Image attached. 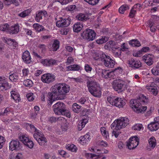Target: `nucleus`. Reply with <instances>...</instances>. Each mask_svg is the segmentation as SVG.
<instances>
[{
  "instance_id": "nucleus-1",
  "label": "nucleus",
  "mask_w": 159,
  "mask_h": 159,
  "mask_svg": "<svg viewBox=\"0 0 159 159\" xmlns=\"http://www.w3.org/2000/svg\"><path fill=\"white\" fill-rule=\"evenodd\" d=\"M148 101V98L143 94H140L139 98L137 99H131L130 101V106L137 113H142L147 109L146 106H143L144 104Z\"/></svg>"
},
{
  "instance_id": "nucleus-2",
  "label": "nucleus",
  "mask_w": 159,
  "mask_h": 159,
  "mask_svg": "<svg viewBox=\"0 0 159 159\" xmlns=\"http://www.w3.org/2000/svg\"><path fill=\"white\" fill-rule=\"evenodd\" d=\"M87 86L89 91L95 97H99L101 93L99 84L92 77H88L87 82Z\"/></svg>"
},
{
  "instance_id": "nucleus-3",
  "label": "nucleus",
  "mask_w": 159,
  "mask_h": 159,
  "mask_svg": "<svg viewBox=\"0 0 159 159\" xmlns=\"http://www.w3.org/2000/svg\"><path fill=\"white\" fill-rule=\"evenodd\" d=\"M25 126L27 129L31 132H35L33 134V136L40 145H45L47 142V140L41 132H39L33 125L31 124L26 123Z\"/></svg>"
},
{
  "instance_id": "nucleus-4",
  "label": "nucleus",
  "mask_w": 159,
  "mask_h": 159,
  "mask_svg": "<svg viewBox=\"0 0 159 159\" xmlns=\"http://www.w3.org/2000/svg\"><path fill=\"white\" fill-rule=\"evenodd\" d=\"M70 90V86L63 83L57 84L51 88L52 92L56 96H64L69 92Z\"/></svg>"
},
{
  "instance_id": "nucleus-5",
  "label": "nucleus",
  "mask_w": 159,
  "mask_h": 159,
  "mask_svg": "<svg viewBox=\"0 0 159 159\" xmlns=\"http://www.w3.org/2000/svg\"><path fill=\"white\" fill-rule=\"evenodd\" d=\"M129 120L126 117H121L115 120L111 125L112 129L114 127L116 130L125 128L129 123Z\"/></svg>"
},
{
  "instance_id": "nucleus-6",
  "label": "nucleus",
  "mask_w": 159,
  "mask_h": 159,
  "mask_svg": "<svg viewBox=\"0 0 159 159\" xmlns=\"http://www.w3.org/2000/svg\"><path fill=\"white\" fill-rule=\"evenodd\" d=\"M129 120L126 117H121L115 120L111 125L112 129L114 127L116 130L125 128L129 123Z\"/></svg>"
},
{
  "instance_id": "nucleus-7",
  "label": "nucleus",
  "mask_w": 159,
  "mask_h": 159,
  "mask_svg": "<svg viewBox=\"0 0 159 159\" xmlns=\"http://www.w3.org/2000/svg\"><path fill=\"white\" fill-rule=\"evenodd\" d=\"M107 100L112 106L118 108H122L125 104V100L122 98L114 96L107 97Z\"/></svg>"
},
{
  "instance_id": "nucleus-8",
  "label": "nucleus",
  "mask_w": 159,
  "mask_h": 159,
  "mask_svg": "<svg viewBox=\"0 0 159 159\" xmlns=\"http://www.w3.org/2000/svg\"><path fill=\"white\" fill-rule=\"evenodd\" d=\"M96 33L93 30L87 29L81 34V36L84 39L88 41H92L96 37Z\"/></svg>"
},
{
  "instance_id": "nucleus-9",
  "label": "nucleus",
  "mask_w": 159,
  "mask_h": 159,
  "mask_svg": "<svg viewBox=\"0 0 159 159\" xmlns=\"http://www.w3.org/2000/svg\"><path fill=\"white\" fill-rule=\"evenodd\" d=\"M65 106L64 103L59 102L55 104L53 106V108L56 114L58 115H63V112L65 111Z\"/></svg>"
},
{
  "instance_id": "nucleus-10",
  "label": "nucleus",
  "mask_w": 159,
  "mask_h": 159,
  "mask_svg": "<svg viewBox=\"0 0 159 159\" xmlns=\"http://www.w3.org/2000/svg\"><path fill=\"white\" fill-rule=\"evenodd\" d=\"M124 84V82L122 80L118 79L114 80L112 84L113 89L120 93L123 91Z\"/></svg>"
},
{
  "instance_id": "nucleus-11",
  "label": "nucleus",
  "mask_w": 159,
  "mask_h": 159,
  "mask_svg": "<svg viewBox=\"0 0 159 159\" xmlns=\"http://www.w3.org/2000/svg\"><path fill=\"white\" fill-rule=\"evenodd\" d=\"M139 144V139L138 138L135 136L131 137L127 142L126 146L130 149H133L136 148Z\"/></svg>"
},
{
  "instance_id": "nucleus-12",
  "label": "nucleus",
  "mask_w": 159,
  "mask_h": 159,
  "mask_svg": "<svg viewBox=\"0 0 159 159\" xmlns=\"http://www.w3.org/2000/svg\"><path fill=\"white\" fill-rule=\"evenodd\" d=\"M101 61L105 66L109 68H113L115 64V61L106 54Z\"/></svg>"
},
{
  "instance_id": "nucleus-13",
  "label": "nucleus",
  "mask_w": 159,
  "mask_h": 159,
  "mask_svg": "<svg viewBox=\"0 0 159 159\" xmlns=\"http://www.w3.org/2000/svg\"><path fill=\"white\" fill-rule=\"evenodd\" d=\"M55 77L53 74L47 73L42 75L41 80L43 83L49 84L53 82L55 80Z\"/></svg>"
},
{
  "instance_id": "nucleus-14",
  "label": "nucleus",
  "mask_w": 159,
  "mask_h": 159,
  "mask_svg": "<svg viewBox=\"0 0 159 159\" xmlns=\"http://www.w3.org/2000/svg\"><path fill=\"white\" fill-rule=\"evenodd\" d=\"M71 19L69 18L67 19L61 18L56 22V25L58 27H66L70 24Z\"/></svg>"
},
{
  "instance_id": "nucleus-15",
  "label": "nucleus",
  "mask_w": 159,
  "mask_h": 159,
  "mask_svg": "<svg viewBox=\"0 0 159 159\" xmlns=\"http://www.w3.org/2000/svg\"><path fill=\"white\" fill-rule=\"evenodd\" d=\"M57 60L52 58L42 59L41 61V63L44 66H52L57 63Z\"/></svg>"
},
{
  "instance_id": "nucleus-16",
  "label": "nucleus",
  "mask_w": 159,
  "mask_h": 159,
  "mask_svg": "<svg viewBox=\"0 0 159 159\" xmlns=\"http://www.w3.org/2000/svg\"><path fill=\"white\" fill-rule=\"evenodd\" d=\"M9 88L7 79L4 77L0 76V91L5 90Z\"/></svg>"
},
{
  "instance_id": "nucleus-17",
  "label": "nucleus",
  "mask_w": 159,
  "mask_h": 159,
  "mask_svg": "<svg viewBox=\"0 0 159 159\" xmlns=\"http://www.w3.org/2000/svg\"><path fill=\"white\" fill-rule=\"evenodd\" d=\"M21 144L18 140H12L9 143V149L12 151L19 150Z\"/></svg>"
},
{
  "instance_id": "nucleus-18",
  "label": "nucleus",
  "mask_w": 159,
  "mask_h": 159,
  "mask_svg": "<svg viewBox=\"0 0 159 159\" xmlns=\"http://www.w3.org/2000/svg\"><path fill=\"white\" fill-rule=\"evenodd\" d=\"M154 58V56L152 55L149 54H146L142 57L143 61L149 66L153 64Z\"/></svg>"
},
{
  "instance_id": "nucleus-19",
  "label": "nucleus",
  "mask_w": 159,
  "mask_h": 159,
  "mask_svg": "<svg viewBox=\"0 0 159 159\" xmlns=\"http://www.w3.org/2000/svg\"><path fill=\"white\" fill-rule=\"evenodd\" d=\"M127 63L130 66L136 69L142 66V63L139 60H134L133 59H131L128 61Z\"/></svg>"
},
{
  "instance_id": "nucleus-20",
  "label": "nucleus",
  "mask_w": 159,
  "mask_h": 159,
  "mask_svg": "<svg viewBox=\"0 0 159 159\" xmlns=\"http://www.w3.org/2000/svg\"><path fill=\"white\" fill-rule=\"evenodd\" d=\"M22 58L24 62L26 64H30L32 61L30 53L27 50L23 53Z\"/></svg>"
},
{
  "instance_id": "nucleus-21",
  "label": "nucleus",
  "mask_w": 159,
  "mask_h": 159,
  "mask_svg": "<svg viewBox=\"0 0 159 159\" xmlns=\"http://www.w3.org/2000/svg\"><path fill=\"white\" fill-rule=\"evenodd\" d=\"M146 88L148 92L156 96L157 95L158 90L156 86L152 84L148 85L146 86Z\"/></svg>"
},
{
  "instance_id": "nucleus-22",
  "label": "nucleus",
  "mask_w": 159,
  "mask_h": 159,
  "mask_svg": "<svg viewBox=\"0 0 159 159\" xmlns=\"http://www.w3.org/2000/svg\"><path fill=\"white\" fill-rule=\"evenodd\" d=\"M59 42L57 40H54L52 44H49L48 48L50 51H56L59 48Z\"/></svg>"
},
{
  "instance_id": "nucleus-23",
  "label": "nucleus",
  "mask_w": 159,
  "mask_h": 159,
  "mask_svg": "<svg viewBox=\"0 0 159 159\" xmlns=\"http://www.w3.org/2000/svg\"><path fill=\"white\" fill-rule=\"evenodd\" d=\"M83 117H84V118L80 122L78 125V130H81L84 127L86 124L88 122V116L86 115H83Z\"/></svg>"
},
{
  "instance_id": "nucleus-24",
  "label": "nucleus",
  "mask_w": 159,
  "mask_h": 159,
  "mask_svg": "<svg viewBox=\"0 0 159 159\" xmlns=\"http://www.w3.org/2000/svg\"><path fill=\"white\" fill-rule=\"evenodd\" d=\"M102 76L105 79L112 78L114 75L113 72H109L108 70H102Z\"/></svg>"
},
{
  "instance_id": "nucleus-25",
  "label": "nucleus",
  "mask_w": 159,
  "mask_h": 159,
  "mask_svg": "<svg viewBox=\"0 0 159 159\" xmlns=\"http://www.w3.org/2000/svg\"><path fill=\"white\" fill-rule=\"evenodd\" d=\"M105 54H106L103 52L97 51L93 53V57L95 60L99 59L101 61L104 57L105 56Z\"/></svg>"
},
{
  "instance_id": "nucleus-26",
  "label": "nucleus",
  "mask_w": 159,
  "mask_h": 159,
  "mask_svg": "<svg viewBox=\"0 0 159 159\" xmlns=\"http://www.w3.org/2000/svg\"><path fill=\"white\" fill-rule=\"evenodd\" d=\"M19 26L18 24H16L13 26L10 27L8 30V32L10 34H16L19 31Z\"/></svg>"
},
{
  "instance_id": "nucleus-27",
  "label": "nucleus",
  "mask_w": 159,
  "mask_h": 159,
  "mask_svg": "<svg viewBox=\"0 0 159 159\" xmlns=\"http://www.w3.org/2000/svg\"><path fill=\"white\" fill-rule=\"evenodd\" d=\"M89 135L87 134L80 138L79 142L82 145H85L89 141Z\"/></svg>"
},
{
  "instance_id": "nucleus-28",
  "label": "nucleus",
  "mask_w": 159,
  "mask_h": 159,
  "mask_svg": "<svg viewBox=\"0 0 159 159\" xmlns=\"http://www.w3.org/2000/svg\"><path fill=\"white\" fill-rule=\"evenodd\" d=\"M148 127L151 131H156L159 128V123L158 122L151 123L148 125Z\"/></svg>"
},
{
  "instance_id": "nucleus-29",
  "label": "nucleus",
  "mask_w": 159,
  "mask_h": 159,
  "mask_svg": "<svg viewBox=\"0 0 159 159\" xmlns=\"http://www.w3.org/2000/svg\"><path fill=\"white\" fill-rule=\"evenodd\" d=\"M47 14V12L44 10L40 11L37 13L35 17V20L38 22L40 21V20L42 19L43 16Z\"/></svg>"
},
{
  "instance_id": "nucleus-30",
  "label": "nucleus",
  "mask_w": 159,
  "mask_h": 159,
  "mask_svg": "<svg viewBox=\"0 0 159 159\" xmlns=\"http://www.w3.org/2000/svg\"><path fill=\"white\" fill-rule=\"evenodd\" d=\"M76 18L80 21H85L89 19L88 16L86 14L80 13L76 16Z\"/></svg>"
},
{
  "instance_id": "nucleus-31",
  "label": "nucleus",
  "mask_w": 159,
  "mask_h": 159,
  "mask_svg": "<svg viewBox=\"0 0 159 159\" xmlns=\"http://www.w3.org/2000/svg\"><path fill=\"white\" fill-rule=\"evenodd\" d=\"M83 27L82 24L79 22L75 24L73 26V30L75 32L78 33L80 31Z\"/></svg>"
},
{
  "instance_id": "nucleus-32",
  "label": "nucleus",
  "mask_w": 159,
  "mask_h": 159,
  "mask_svg": "<svg viewBox=\"0 0 159 159\" xmlns=\"http://www.w3.org/2000/svg\"><path fill=\"white\" fill-rule=\"evenodd\" d=\"M11 93L12 98L16 102H19L20 100V98L18 93L15 91H12L11 92Z\"/></svg>"
},
{
  "instance_id": "nucleus-33",
  "label": "nucleus",
  "mask_w": 159,
  "mask_h": 159,
  "mask_svg": "<svg viewBox=\"0 0 159 159\" xmlns=\"http://www.w3.org/2000/svg\"><path fill=\"white\" fill-rule=\"evenodd\" d=\"M19 139L24 145L30 139L27 135L23 134L19 136Z\"/></svg>"
},
{
  "instance_id": "nucleus-34",
  "label": "nucleus",
  "mask_w": 159,
  "mask_h": 159,
  "mask_svg": "<svg viewBox=\"0 0 159 159\" xmlns=\"http://www.w3.org/2000/svg\"><path fill=\"white\" fill-rule=\"evenodd\" d=\"M156 140L154 137H151L148 140L149 147L152 148H153L156 146Z\"/></svg>"
},
{
  "instance_id": "nucleus-35",
  "label": "nucleus",
  "mask_w": 159,
  "mask_h": 159,
  "mask_svg": "<svg viewBox=\"0 0 159 159\" xmlns=\"http://www.w3.org/2000/svg\"><path fill=\"white\" fill-rule=\"evenodd\" d=\"M68 70H79L80 69V67L77 65H73L67 67Z\"/></svg>"
},
{
  "instance_id": "nucleus-36",
  "label": "nucleus",
  "mask_w": 159,
  "mask_h": 159,
  "mask_svg": "<svg viewBox=\"0 0 159 159\" xmlns=\"http://www.w3.org/2000/svg\"><path fill=\"white\" fill-rule=\"evenodd\" d=\"M31 12L30 9H27L19 14L18 16L24 18L29 15Z\"/></svg>"
},
{
  "instance_id": "nucleus-37",
  "label": "nucleus",
  "mask_w": 159,
  "mask_h": 159,
  "mask_svg": "<svg viewBox=\"0 0 159 159\" xmlns=\"http://www.w3.org/2000/svg\"><path fill=\"white\" fill-rule=\"evenodd\" d=\"M72 110L76 113H78L81 111V106L76 103H74L72 105Z\"/></svg>"
},
{
  "instance_id": "nucleus-38",
  "label": "nucleus",
  "mask_w": 159,
  "mask_h": 159,
  "mask_svg": "<svg viewBox=\"0 0 159 159\" xmlns=\"http://www.w3.org/2000/svg\"><path fill=\"white\" fill-rule=\"evenodd\" d=\"M108 40V38L105 36L102 37L101 38L96 40V42L98 44H102L107 42Z\"/></svg>"
},
{
  "instance_id": "nucleus-39",
  "label": "nucleus",
  "mask_w": 159,
  "mask_h": 159,
  "mask_svg": "<svg viewBox=\"0 0 159 159\" xmlns=\"http://www.w3.org/2000/svg\"><path fill=\"white\" fill-rule=\"evenodd\" d=\"M129 43L133 47H139L141 46L139 42L137 40H132L129 41Z\"/></svg>"
},
{
  "instance_id": "nucleus-40",
  "label": "nucleus",
  "mask_w": 159,
  "mask_h": 159,
  "mask_svg": "<svg viewBox=\"0 0 159 159\" xmlns=\"http://www.w3.org/2000/svg\"><path fill=\"white\" fill-rule=\"evenodd\" d=\"M33 26L35 30L38 32H40L44 30L43 27L39 24H35L33 25Z\"/></svg>"
},
{
  "instance_id": "nucleus-41",
  "label": "nucleus",
  "mask_w": 159,
  "mask_h": 159,
  "mask_svg": "<svg viewBox=\"0 0 159 159\" xmlns=\"http://www.w3.org/2000/svg\"><path fill=\"white\" fill-rule=\"evenodd\" d=\"M129 7L127 5H123L121 6L119 9V12L121 14H124L125 10H128Z\"/></svg>"
},
{
  "instance_id": "nucleus-42",
  "label": "nucleus",
  "mask_w": 159,
  "mask_h": 159,
  "mask_svg": "<svg viewBox=\"0 0 159 159\" xmlns=\"http://www.w3.org/2000/svg\"><path fill=\"white\" fill-rule=\"evenodd\" d=\"M18 76L16 74L10 75L9 79L11 81L16 82L18 79Z\"/></svg>"
},
{
  "instance_id": "nucleus-43",
  "label": "nucleus",
  "mask_w": 159,
  "mask_h": 159,
  "mask_svg": "<svg viewBox=\"0 0 159 159\" xmlns=\"http://www.w3.org/2000/svg\"><path fill=\"white\" fill-rule=\"evenodd\" d=\"M9 25L7 24H2L0 25V30L3 31H8Z\"/></svg>"
},
{
  "instance_id": "nucleus-44",
  "label": "nucleus",
  "mask_w": 159,
  "mask_h": 159,
  "mask_svg": "<svg viewBox=\"0 0 159 159\" xmlns=\"http://www.w3.org/2000/svg\"><path fill=\"white\" fill-rule=\"evenodd\" d=\"M66 148L72 152H76L77 149L76 147L74 144L68 145Z\"/></svg>"
},
{
  "instance_id": "nucleus-45",
  "label": "nucleus",
  "mask_w": 159,
  "mask_h": 159,
  "mask_svg": "<svg viewBox=\"0 0 159 159\" xmlns=\"http://www.w3.org/2000/svg\"><path fill=\"white\" fill-rule=\"evenodd\" d=\"M69 127V123L66 121V120L65 121L63 122L61 125V128L63 130H66Z\"/></svg>"
},
{
  "instance_id": "nucleus-46",
  "label": "nucleus",
  "mask_w": 159,
  "mask_h": 159,
  "mask_svg": "<svg viewBox=\"0 0 159 159\" xmlns=\"http://www.w3.org/2000/svg\"><path fill=\"white\" fill-rule=\"evenodd\" d=\"M152 73L155 75H158L159 74V69L157 66L154 67L151 70Z\"/></svg>"
},
{
  "instance_id": "nucleus-47",
  "label": "nucleus",
  "mask_w": 159,
  "mask_h": 159,
  "mask_svg": "<svg viewBox=\"0 0 159 159\" xmlns=\"http://www.w3.org/2000/svg\"><path fill=\"white\" fill-rule=\"evenodd\" d=\"M23 84L25 86H32L33 84V82L31 80L27 79L24 81Z\"/></svg>"
},
{
  "instance_id": "nucleus-48",
  "label": "nucleus",
  "mask_w": 159,
  "mask_h": 159,
  "mask_svg": "<svg viewBox=\"0 0 159 159\" xmlns=\"http://www.w3.org/2000/svg\"><path fill=\"white\" fill-rule=\"evenodd\" d=\"M100 131L102 135L106 138L108 136V133L106 131L105 128L104 127H101L100 128Z\"/></svg>"
},
{
  "instance_id": "nucleus-49",
  "label": "nucleus",
  "mask_w": 159,
  "mask_h": 159,
  "mask_svg": "<svg viewBox=\"0 0 159 159\" xmlns=\"http://www.w3.org/2000/svg\"><path fill=\"white\" fill-rule=\"evenodd\" d=\"M14 40V39H8L7 38H4L3 39V41L5 42L10 46H12V45L13 42Z\"/></svg>"
},
{
  "instance_id": "nucleus-50",
  "label": "nucleus",
  "mask_w": 159,
  "mask_h": 159,
  "mask_svg": "<svg viewBox=\"0 0 159 159\" xmlns=\"http://www.w3.org/2000/svg\"><path fill=\"white\" fill-rule=\"evenodd\" d=\"M143 128V125L140 124H136L133 127V129L134 130H140Z\"/></svg>"
},
{
  "instance_id": "nucleus-51",
  "label": "nucleus",
  "mask_w": 159,
  "mask_h": 159,
  "mask_svg": "<svg viewBox=\"0 0 159 159\" xmlns=\"http://www.w3.org/2000/svg\"><path fill=\"white\" fill-rule=\"evenodd\" d=\"M89 4L94 5L97 4L99 0H84Z\"/></svg>"
},
{
  "instance_id": "nucleus-52",
  "label": "nucleus",
  "mask_w": 159,
  "mask_h": 159,
  "mask_svg": "<svg viewBox=\"0 0 159 159\" xmlns=\"http://www.w3.org/2000/svg\"><path fill=\"white\" fill-rule=\"evenodd\" d=\"M25 145L30 148H32L34 146V144L33 141L30 139Z\"/></svg>"
},
{
  "instance_id": "nucleus-53",
  "label": "nucleus",
  "mask_w": 159,
  "mask_h": 159,
  "mask_svg": "<svg viewBox=\"0 0 159 159\" xmlns=\"http://www.w3.org/2000/svg\"><path fill=\"white\" fill-rule=\"evenodd\" d=\"M5 141V138L2 136H0V149L2 148Z\"/></svg>"
},
{
  "instance_id": "nucleus-54",
  "label": "nucleus",
  "mask_w": 159,
  "mask_h": 159,
  "mask_svg": "<svg viewBox=\"0 0 159 159\" xmlns=\"http://www.w3.org/2000/svg\"><path fill=\"white\" fill-rule=\"evenodd\" d=\"M26 97L28 100L30 101H33L34 99L33 94L32 93L28 94Z\"/></svg>"
},
{
  "instance_id": "nucleus-55",
  "label": "nucleus",
  "mask_w": 159,
  "mask_h": 159,
  "mask_svg": "<svg viewBox=\"0 0 159 159\" xmlns=\"http://www.w3.org/2000/svg\"><path fill=\"white\" fill-rule=\"evenodd\" d=\"M136 11L137 10H134L132 8L129 13V16L131 18L133 17L134 16Z\"/></svg>"
},
{
  "instance_id": "nucleus-56",
  "label": "nucleus",
  "mask_w": 159,
  "mask_h": 159,
  "mask_svg": "<svg viewBox=\"0 0 159 159\" xmlns=\"http://www.w3.org/2000/svg\"><path fill=\"white\" fill-rule=\"evenodd\" d=\"M134 10H137V11H139L142 8L141 5L139 4H136L134 5L132 7Z\"/></svg>"
},
{
  "instance_id": "nucleus-57",
  "label": "nucleus",
  "mask_w": 159,
  "mask_h": 159,
  "mask_svg": "<svg viewBox=\"0 0 159 159\" xmlns=\"http://www.w3.org/2000/svg\"><path fill=\"white\" fill-rule=\"evenodd\" d=\"M34 115L33 116L34 117H35V116L37 115L39 113V107L37 106H35L34 108Z\"/></svg>"
},
{
  "instance_id": "nucleus-58",
  "label": "nucleus",
  "mask_w": 159,
  "mask_h": 159,
  "mask_svg": "<svg viewBox=\"0 0 159 159\" xmlns=\"http://www.w3.org/2000/svg\"><path fill=\"white\" fill-rule=\"evenodd\" d=\"M84 68L85 71L88 72H91L92 69V67H91L88 64L85 65L84 66Z\"/></svg>"
},
{
  "instance_id": "nucleus-59",
  "label": "nucleus",
  "mask_w": 159,
  "mask_h": 159,
  "mask_svg": "<svg viewBox=\"0 0 159 159\" xmlns=\"http://www.w3.org/2000/svg\"><path fill=\"white\" fill-rule=\"evenodd\" d=\"M117 50H116L113 52L114 54L116 56H119L121 55V48H119V49H117Z\"/></svg>"
},
{
  "instance_id": "nucleus-60",
  "label": "nucleus",
  "mask_w": 159,
  "mask_h": 159,
  "mask_svg": "<svg viewBox=\"0 0 159 159\" xmlns=\"http://www.w3.org/2000/svg\"><path fill=\"white\" fill-rule=\"evenodd\" d=\"M54 94L52 92H49L47 94V95L48 98V100L49 101H51L52 100V98L53 97V94Z\"/></svg>"
},
{
  "instance_id": "nucleus-61",
  "label": "nucleus",
  "mask_w": 159,
  "mask_h": 159,
  "mask_svg": "<svg viewBox=\"0 0 159 159\" xmlns=\"http://www.w3.org/2000/svg\"><path fill=\"white\" fill-rule=\"evenodd\" d=\"M10 110L9 108L7 107L5 110L3 112H0V115L2 116L7 115V113L9 112Z\"/></svg>"
},
{
  "instance_id": "nucleus-62",
  "label": "nucleus",
  "mask_w": 159,
  "mask_h": 159,
  "mask_svg": "<svg viewBox=\"0 0 159 159\" xmlns=\"http://www.w3.org/2000/svg\"><path fill=\"white\" fill-rule=\"evenodd\" d=\"M29 73V70L27 69H24L22 70V73L23 76H27Z\"/></svg>"
},
{
  "instance_id": "nucleus-63",
  "label": "nucleus",
  "mask_w": 159,
  "mask_h": 159,
  "mask_svg": "<svg viewBox=\"0 0 159 159\" xmlns=\"http://www.w3.org/2000/svg\"><path fill=\"white\" fill-rule=\"evenodd\" d=\"M90 157L91 159H98L99 158V155L95 154H90Z\"/></svg>"
},
{
  "instance_id": "nucleus-64",
  "label": "nucleus",
  "mask_w": 159,
  "mask_h": 159,
  "mask_svg": "<svg viewBox=\"0 0 159 159\" xmlns=\"http://www.w3.org/2000/svg\"><path fill=\"white\" fill-rule=\"evenodd\" d=\"M142 51L141 50H139L136 53L134 54V55L136 57H140L141 56Z\"/></svg>"
}]
</instances>
